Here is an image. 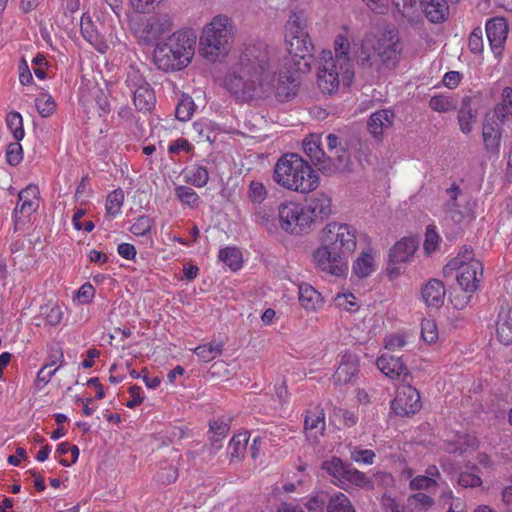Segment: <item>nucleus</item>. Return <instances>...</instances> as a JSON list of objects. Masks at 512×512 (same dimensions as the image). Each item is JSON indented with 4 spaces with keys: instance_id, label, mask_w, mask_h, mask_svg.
Listing matches in <instances>:
<instances>
[{
    "instance_id": "f257e3e1",
    "label": "nucleus",
    "mask_w": 512,
    "mask_h": 512,
    "mask_svg": "<svg viewBox=\"0 0 512 512\" xmlns=\"http://www.w3.org/2000/svg\"><path fill=\"white\" fill-rule=\"evenodd\" d=\"M285 46L288 56L281 59L277 48L263 41L245 44L223 77L225 90L239 102L271 96L279 102L293 99L298 88L295 72L310 71L314 50L305 21L295 12L285 25Z\"/></svg>"
},
{
    "instance_id": "f03ea898",
    "label": "nucleus",
    "mask_w": 512,
    "mask_h": 512,
    "mask_svg": "<svg viewBox=\"0 0 512 512\" xmlns=\"http://www.w3.org/2000/svg\"><path fill=\"white\" fill-rule=\"evenodd\" d=\"M402 45L395 29L383 32L379 37L367 35L355 51V58L363 69L381 72L393 68L399 61Z\"/></svg>"
},
{
    "instance_id": "7ed1b4c3",
    "label": "nucleus",
    "mask_w": 512,
    "mask_h": 512,
    "mask_svg": "<svg viewBox=\"0 0 512 512\" xmlns=\"http://www.w3.org/2000/svg\"><path fill=\"white\" fill-rule=\"evenodd\" d=\"M272 178L281 188L299 194H309L320 185L318 172L296 153H286L277 160Z\"/></svg>"
},
{
    "instance_id": "20e7f679",
    "label": "nucleus",
    "mask_w": 512,
    "mask_h": 512,
    "mask_svg": "<svg viewBox=\"0 0 512 512\" xmlns=\"http://www.w3.org/2000/svg\"><path fill=\"white\" fill-rule=\"evenodd\" d=\"M197 36L191 29L174 31L164 41L156 44L153 61L158 69L170 72L186 68L192 61Z\"/></svg>"
},
{
    "instance_id": "39448f33",
    "label": "nucleus",
    "mask_w": 512,
    "mask_h": 512,
    "mask_svg": "<svg viewBox=\"0 0 512 512\" xmlns=\"http://www.w3.org/2000/svg\"><path fill=\"white\" fill-rule=\"evenodd\" d=\"M235 27L231 18L226 15H216L208 22L200 36L201 55L215 62L225 57L231 48Z\"/></svg>"
},
{
    "instance_id": "423d86ee",
    "label": "nucleus",
    "mask_w": 512,
    "mask_h": 512,
    "mask_svg": "<svg viewBox=\"0 0 512 512\" xmlns=\"http://www.w3.org/2000/svg\"><path fill=\"white\" fill-rule=\"evenodd\" d=\"M277 220L279 227L291 235L306 232L311 224V216L305 207L293 200H285L278 205Z\"/></svg>"
},
{
    "instance_id": "0eeeda50",
    "label": "nucleus",
    "mask_w": 512,
    "mask_h": 512,
    "mask_svg": "<svg viewBox=\"0 0 512 512\" xmlns=\"http://www.w3.org/2000/svg\"><path fill=\"white\" fill-rule=\"evenodd\" d=\"M322 242L349 258L357 246L356 229L346 223L330 222L322 231Z\"/></svg>"
},
{
    "instance_id": "6e6552de",
    "label": "nucleus",
    "mask_w": 512,
    "mask_h": 512,
    "mask_svg": "<svg viewBox=\"0 0 512 512\" xmlns=\"http://www.w3.org/2000/svg\"><path fill=\"white\" fill-rule=\"evenodd\" d=\"M346 69H339V65L333 61L332 52L322 51L318 67V85L322 92L332 94L339 89V86H349L353 78L348 81L344 79Z\"/></svg>"
},
{
    "instance_id": "1a4fd4ad",
    "label": "nucleus",
    "mask_w": 512,
    "mask_h": 512,
    "mask_svg": "<svg viewBox=\"0 0 512 512\" xmlns=\"http://www.w3.org/2000/svg\"><path fill=\"white\" fill-rule=\"evenodd\" d=\"M126 85L133 94V103L140 112H149L156 103V97L150 84L139 70L131 68L127 72Z\"/></svg>"
},
{
    "instance_id": "9d476101",
    "label": "nucleus",
    "mask_w": 512,
    "mask_h": 512,
    "mask_svg": "<svg viewBox=\"0 0 512 512\" xmlns=\"http://www.w3.org/2000/svg\"><path fill=\"white\" fill-rule=\"evenodd\" d=\"M313 262L320 271L332 276L341 277L348 272V257L323 242L314 251Z\"/></svg>"
},
{
    "instance_id": "9b49d317",
    "label": "nucleus",
    "mask_w": 512,
    "mask_h": 512,
    "mask_svg": "<svg viewBox=\"0 0 512 512\" xmlns=\"http://www.w3.org/2000/svg\"><path fill=\"white\" fill-rule=\"evenodd\" d=\"M449 266L457 269V282L465 292H474L478 288L480 277L482 276L483 266L480 261L472 260L465 262L458 259H453Z\"/></svg>"
},
{
    "instance_id": "f8f14e48",
    "label": "nucleus",
    "mask_w": 512,
    "mask_h": 512,
    "mask_svg": "<svg viewBox=\"0 0 512 512\" xmlns=\"http://www.w3.org/2000/svg\"><path fill=\"white\" fill-rule=\"evenodd\" d=\"M39 207V189L36 185H28L20 191L18 203L14 209L13 218L15 230L24 224Z\"/></svg>"
},
{
    "instance_id": "ddd939ff",
    "label": "nucleus",
    "mask_w": 512,
    "mask_h": 512,
    "mask_svg": "<svg viewBox=\"0 0 512 512\" xmlns=\"http://www.w3.org/2000/svg\"><path fill=\"white\" fill-rule=\"evenodd\" d=\"M391 408L395 414L400 416L415 414L421 408L419 392L409 384L399 386Z\"/></svg>"
},
{
    "instance_id": "4468645a",
    "label": "nucleus",
    "mask_w": 512,
    "mask_h": 512,
    "mask_svg": "<svg viewBox=\"0 0 512 512\" xmlns=\"http://www.w3.org/2000/svg\"><path fill=\"white\" fill-rule=\"evenodd\" d=\"M486 35L495 57L502 56L508 35V24L503 17H494L486 23Z\"/></svg>"
},
{
    "instance_id": "2eb2a0df",
    "label": "nucleus",
    "mask_w": 512,
    "mask_h": 512,
    "mask_svg": "<svg viewBox=\"0 0 512 512\" xmlns=\"http://www.w3.org/2000/svg\"><path fill=\"white\" fill-rule=\"evenodd\" d=\"M359 372V358L352 352H344L340 356L339 365L334 373L333 380L336 384L353 383Z\"/></svg>"
},
{
    "instance_id": "dca6fc26",
    "label": "nucleus",
    "mask_w": 512,
    "mask_h": 512,
    "mask_svg": "<svg viewBox=\"0 0 512 512\" xmlns=\"http://www.w3.org/2000/svg\"><path fill=\"white\" fill-rule=\"evenodd\" d=\"M381 502L385 512H412L411 508L426 509L432 506L433 499L420 492L408 498L407 506L400 505L395 498L388 495H383Z\"/></svg>"
},
{
    "instance_id": "f3484780",
    "label": "nucleus",
    "mask_w": 512,
    "mask_h": 512,
    "mask_svg": "<svg viewBox=\"0 0 512 512\" xmlns=\"http://www.w3.org/2000/svg\"><path fill=\"white\" fill-rule=\"evenodd\" d=\"M376 365L390 379L406 382L409 377V371L399 357L382 354L377 359Z\"/></svg>"
},
{
    "instance_id": "a211bd4d",
    "label": "nucleus",
    "mask_w": 512,
    "mask_h": 512,
    "mask_svg": "<svg viewBox=\"0 0 512 512\" xmlns=\"http://www.w3.org/2000/svg\"><path fill=\"white\" fill-rule=\"evenodd\" d=\"M298 301L306 312H318L325 303L322 294L309 283L298 284Z\"/></svg>"
},
{
    "instance_id": "6ab92c4d",
    "label": "nucleus",
    "mask_w": 512,
    "mask_h": 512,
    "mask_svg": "<svg viewBox=\"0 0 512 512\" xmlns=\"http://www.w3.org/2000/svg\"><path fill=\"white\" fill-rule=\"evenodd\" d=\"M335 61L339 65V69H346L344 79L348 81L354 78V72L349 58L350 43L347 35L339 34L334 40Z\"/></svg>"
},
{
    "instance_id": "aec40b11",
    "label": "nucleus",
    "mask_w": 512,
    "mask_h": 512,
    "mask_svg": "<svg viewBox=\"0 0 512 512\" xmlns=\"http://www.w3.org/2000/svg\"><path fill=\"white\" fill-rule=\"evenodd\" d=\"M305 209L311 216V222L313 220H325L332 213L331 197L323 192L316 193L309 199L308 205Z\"/></svg>"
},
{
    "instance_id": "412c9836",
    "label": "nucleus",
    "mask_w": 512,
    "mask_h": 512,
    "mask_svg": "<svg viewBox=\"0 0 512 512\" xmlns=\"http://www.w3.org/2000/svg\"><path fill=\"white\" fill-rule=\"evenodd\" d=\"M80 30L83 38L94 46L100 53H105L108 45L103 41L95 23L89 14L84 13L80 20Z\"/></svg>"
},
{
    "instance_id": "4be33fe9",
    "label": "nucleus",
    "mask_w": 512,
    "mask_h": 512,
    "mask_svg": "<svg viewBox=\"0 0 512 512\" xmlns=\"http://www.w3.org/2000/svg\"><path fill=\"white\" fill-rule=\"evenodd\" d=\"M504 122H500L493 115L487 118L483 124V141L485 148L491 151H498L501 143L502 129L501 125Z\"/></svg>"
},
{
    "instance_id": "5701e85b",
    "label": "nucleus",
    "mask_w": 512,
    "mask_h": 512,
    "mask_svg": "<svg viewBox=\"0 0 512 512\" xmlns=\"http://www.w3.org/2000/svg\"><path fill=\"white\" fill-rule=\"evenodd\" d=\"M445 287L440 280L432 279L422 288L421 296L428 307L440 308L444 303Z\"/></svg>"
},
{
    "instance_id": "b1692460",
    "label": "nucleus",
    "mask_w": 512,
    "mask_h": 512,
    "mask_svg": "<svg viewBox=\"0 0 512 512\" xmlns=\"http://www.w3.org/2000/svg\"><path fill=\"white\" fill-rule=\"evenodd\" d=\"M496 336L504 345L512 344V309L502 306L496 320Z\"/></svg>"
},
{
    "instance_id": "393cba45",
    "label": "nucleus",
    "mask_w": 512,
    "mask_h": 512,
    "mask_svg": "<svg viewBox=\"0 0 512 512\" xmlns=\"http://www.w3.org/2000/svg\"><path fill=\"white\" fill-rule=\"evenodd\" d=\"M418 247L413 237H405L398 241L390 250V263H404L410 260Z\"/></svg>"
},
{
    "instance_id": "a878e982",
    "label": "nucleus",
    "mask_w": 512,
    "mask_h": 512,
    "mask_svg": "<svg viewBox=\"0 0 512 512\" xmlns=\"http://www.w3.org/2000/svg\"><path fill=\"white\" fill-rule=\"evenodd\" d=\"M426 18L432 23H441L449 15V6L446 0H419Z\"/></svg>"
},
{
    "instance_id": "bb28decb",
    "label": "nucleus",
    "mask_w": 512,
    "mask_h": 512,
    "mask_svg": "<svg viewBox=\"0 0 512 512\" xmlns=\"http://www.w3.org/2000/svg\"><path fill=\"white\" fill-rule=\"evenodd\" d=\"M394 113L388 109L379 110L373 113L368 121V129L370 133L378 138L383 132L390 128L393 124Z\"/></svg>"
},
{
    "instance_id": "cd10ccee",
    "label": "nucleus",
    "mask_w": 512,
    "mask_h": 512,
    "mask_svg": "<svg viewBox=\"0 0 512 512\" xmlns=\"http://www.w3.org/2000/svg\"><path fill=\"white\" fill-rule=\"evenodd\" d=\"M304 427L309 438L317 439L325 430V414L319 407L311 410L305 417Z\"/></svg>"
},
{
    "instance_id": "c85d7f7f",
    "label": "nucleus",
    "mask_w": 512,
    "mask_h": 512,
    "mask_svg": "<svg viewBox=\"0 0 512 512\" xmlns=\"http://www.w3.org/2000/svg\"><path fill=\"white\" fill-rule=\"evenodd\" d=\"M304 153L311 160L314 165H318L324 158V151L322 149V138L320 134H309L302 142Z\"/></svg>"
},
{
    "instance_id": "c756f323",
    "label": "nucleus",
    "mask_w": 512,
    "mask_h": 512,
    "mask_svg": "<svg viewBox=\"0 0 512 512\" xmlns=\"http://www.w3.org/2000/svg\"><path fill=\"white\" fill-rule=\"evenodd\" d=\"M224 345L223 340L214 339L208 343L197 346L193 349V352L202 362L208 363L222 354Z\"/></svg>"
},
{
    "instance_id": "7c9ffc66",
    "label": "nucleus",
    "mask_w": 512,
    "mask_h": 512,
    "mask_svg": "<svg viewBox=\"0 0 512 512\" xmlns=\"http://www.w3.org/2000/svg\"><path fill=\"white\" fill-rule=\"evenodd\" d=\"M375 270V253L371 248H367L356 259L353 264L354 273L361 277L369 276Z\"/></svg>"
},
{
    "instance_id": "2f4dec72",
    "label": "nucleus",
    "mask_w": 512,
    "mask_h": 512,
    "mask_svg": "<svg viewBox=\"0 0 512 512\" xmlns=\"http://www.w3.org/2000/svg\"><path fill=\"white\" fill-rule=\"evenodd\" d=\"M173 28V20L167 15H159L149 20L146 30L151 38L157 39Z\"/></svg>"
},
{
    "instance_id": "473e14b6",
    "label": "nucleus",
    "mask_w": 512,
    "mask_h": 512,
    "mask_svg": "<svg viewBox=\"0 0 512 512\" xmlns=\"http://www.w3.org/2000/svg\"><path fill=\"white\" fill-rule=\"evenodd\" d=\"M493 116L500 122L512 118V88L505 87L501 91L500 101L495 105Z\"/></svg>"
},
{
    "instance_id": "72a5a7b5",
    "label": "nucleus",
    "mask_w": 512,
    "mask_h": 512,
    "mask_svg": "<svg viewBox=\"0 0 512 512\" xmlns=\"http://www.w3.org/2000/svg\"><path fill=\"white\" fill-rule=\"evenodd\" d=\"M249 437L250 435L247 431L239 432L232 437L227 448V454L231 461L243 458Z\"/></svg>"
},
{
    "instance_id": "f704fd0d",
    "label": "nucleus",
    "mask_w": 512,
    "mask_h": 512,
    "mask_svg": "<svg viewBox=\"0 0 512 512\" xmlns=\"http://www.w3.org/2000/svg\"><path fill=\"white\" fill-rule=\"evenodd\" d=\"M184 180L194 187L202 188L206 186L209 181L208 169L201 164L192 165L186 169L184 173Z\"/></svg>"
},
{
    "instance_id": "c9c22d12",
    "label": "nucleus",
    "mask_w": 512,
    "mask_h": 512,
    "mask_svg": "<svg viewBox=\"0 0 512 512\" xmlns=\"http://www.w3.org/2000/svg\"><path fill=\"white\" fill-rule=\"evenodd\" d=\"M446 194L448 196V200L445 204V211L453 221L460 222L463 218V212L461 211L457 200L461 194V190L456 184H453L449 189H447Z\"/></svg>"
},
{
    "instance_id": "e433bc0d",
    "label": "nucleus",
    "mask_w": 512,
    "mask_h": 512,
    "mask_svg": "<svg viewBox=\"0 0 512 512\" xmlns=\"http://www.w3.org/2000/svg\"><path fill=\"white\" fill-rule=\"evenodd\" d=\"M413 339L414 335L407 331L391 333L384 338V347L389 351H400L410 344Z\"/></svg>"
},
{
    "instance_id": "4c0bfd02",
    "label": "nucleus",
    "mask_w": 512,
    "mask_h": 512,
    "mask_svg": "<svg viewBox=\"0 0 512 512\" xmlns=\"http://www.w3.org/2000/svg\"><path fill=\"white\" fill-rule=\"evenodd\" d=\"M348 467L349 465L345 464L337 457H333L322 463V469L325 470L333 478V482L339 486L343 482Z\"/></svg>"
},
{
    "instance_id": "58836bf2",
    "label": "nucleus",
    "mask_w": 512,
    "mask_h": 512,
    "mask_svg": "<svg viewBox=\"0 0 512 512\" xmlns=\"http://www.w3.org/2000/svg\"><path fill=\"white\" fill-rule=\"evenodd\" d=\"M341 487L355 486L360 488H372V481L366 476L364 472H361L349 465Z\"/></svg>"
},
{
    "instance_id": "ea45409f",
    "label": "nucleus",
    "mask_w": 512,
    "mask_h": 512,
    "mask_svg": "<svg viewBox=\"0 0 512 512\" xmlns=\"http://www.w3.org/2000/svg\"><path fill=\"white\" fill-rule=\"evenodd\" d=\"M253 220L269 232H275L278 228L273 212L266 206L258 205L255 208Z\"/></svg>"
},
{
    "instance_id": "a19ab883",
    "label": "nucleus",
    "mask_w": 512,
    "mask_h": 512,
    "mask_svg": "<svg viewBox=\"0 0 512 512\" xmlns=\"http://www.w3.org/2000/svg\"><path fill=\"white\" fill-rule=\"evenodd\" d=\"M219 259L232 271H237L242 267V254L236 247H225L221 249Z\"/></svg>"
},
{
    "instance_id": "79ce46f5",
    "label": "nucleus",
    "mask_w": 512,
    "mask_h": 512,
    "mask_svg": "<svg viewBox=\"0 0 512 512\" xmlns=\"http://www.w3.org/2000/svg\"><path fill=\"white\" fill-rule=\"evenodd\" d=\"M334 305L343 311L354 313L359 310L360 303L356 296L351 292H342L335 295Z\"/></svg>"
},
{
    "instance_id": "37998d69",
    "label": "nucleus",
    "mask_w": 512,
    "mask_h": 512,
    "mask_svg": "<svg viewBox=\"0 0 512 512\" xmlns=\"http://www.w3.org/2000/svg\"><path fill=\"white\" fill-rule=\"evenodd\" d=\"M195 111V103L191 96L183 94L176 106V118L182 122L189 121Z\"/></svg>"
},
{
    "instance_id": "c03bdc74",
    "label": "nucleus",
    "mask_w": 512,
    "mask_h": 512,
    "mask_svg": "<svg viewBox=\"0 0 512 512\" xmlns=\"http://www.w3.org/2000/svg\"><path fill=\"white\" fill-rule=\"evenodd\" d=\"M175 195L182 205L190 208L198 207L200 203V197L194 189L184 185H178L175 187Z\"/></svg>"
},
{
    "instance_id": "a18cd8bd",
    "label": "nucleus",
    "mask_w": 512,
    "mask_h": 512,
    "mask_svg": "<svg viewBox=\"0 0 512 512\" xmlns=\"http://www.w3.org/2000/svg\"><path fill=\"white\" fill-rule=\"evenodd\" d=\"M330 418L335 423H339L344 427H352L358 421V416L356 412L347 410L342 407H334L331 412Z\"/></svg>"
},
{
    "instance_id": "49530a36",
    "label": "nucleus",
    "mask_w": 512,
    "mask_h": 512,
    "mask_svg": "<svg viewBox=\"0 0 512 512\" xmlns=\"http://www.w3.org/2000/svg\"><path fill=\"white\" fill-rule=\"evenodd\" d=\"M327 512H355V509L350 499L339 492L329 499Z\"/></svg>"
},
{
    "instance_id": "de8ad7c7",
    "label": "nucleus",
    "mask_w": 512,
    "mask_h": 512,
    "mask_svg": "<svg viewBox=\"0 0 512 512\" xmlns=\"http://www.w3.org/2000/svg\"><path fill=\"white\" fill-rule=\"evenodd\" d=\"M268 190L266 186L257 180H253L248 185L247 197L251 203L254 205H262V203L267 199Z\"/></svg>"
},
{
    "instance_id": "09e8293b",
    "label": "nucleus",
    "mask_w": 512,
    "mask_h": 512,
    "mask_svg": "<svg viewBox=\"0 0 512 512\" xmlns=\"http://www.w3.org/2000/svg\"><path fill=\"white\" fill-rule=\"evenodd\" d=\"M6 124L16 141H20L24 138L23 118L19 112L8 113Z\"/></svg>"
},
{
    "instance_id": "8fccbe9b",
    "label": "nucleus",
    "mask_w": 512,
    "mask_h": 512,
    "mask_svg": "<svg viewBox=\"0 0 512 512\" xmlns=\"http://www.w3.org/2000/svg\"><path fill=\"white\" fill-rule=\"evenodd\" d=\"M35 107L38 113L42 117L46 118L54 113L56 103L50 94L42 93L35 99Z\"/></svg>"
},
{
    "instance_id": "3c124183",
    "label": "nucleus",
    "mask_w": 512,
    "mask_h": 512,
    "mask_svg": "<svg viewBox=\"0 0 512 512\" xmlns=\"http://www.w3.org/2000/svg\"><path fill=\"white\" fill-rule=\"evenodd\" d=\"M421 338L427 344H435L439 339L438 328L433 319L425 318L421 322Z\"/></svg>"
},
{
    "instance_id": "603ef678",
    "label": "nucleus",
    "mask_w": 512,
    "mask_h": 512,
    "mask_svg": "<svg viewBox=\"0 0 512 512\" xmlns=\"http://www.w3.org/2000/svg\"><path fill=\"white\" fill-rule=\"evenodd\" d=\"M456 101L448 95H435L429 101L432 110L443 113L456 108Z\"/></svg>"
},
{
    "instance_id": "864d4df0",
    "label": "nucleus",
    "mask_w": 512,
    "mask_h": 512,
    "mask_svg": "<svg viewBox=\"0 0 512 512\" xmlns=\"http://www.w3.org/2000/svg\"><path fill=\"white\" fill-rule=\"evenodd\" d=\"M349 453L350 458L358 463V464H365V465H371L374 463L375 459V453L374 451L370 449H363L360 446H352L349 447Z\"/></svg>"
},
{
    "instance_id": "5fc2aeb1",
    "label": "nucleus",
    "mask_w": 512,
    "mask_h": 512,
    "mask_svg": "<svg viewBox=\"0 0 512 512\" xmlns=\"http://www.w3.org/2000/svg\"><path fill=\"white\" fill-rule=\"evenodd\" d=\"M124 201V193L117 189L112 191L106 200V211L111 217H116L121 212Z\"/></svg>"
},
{
    "instance_id": "6e6d98bb",
    "label": "nucleus",
    "mask_w": 512,
    "mask_h": 512,
    "mask_svg": "<svg viewBox=\"0 0 512 512\" xmlns=\"http://www.w3.org/2000/svg\"><path fill=\"white\" fill-rule=\"evenodd\" d=\"M95 297V289L91 283H84L74 294L73 302L77 305L90 304Z\"/></svg>"
},
{
    "instance_id": "4d7b16f0",
    "label": "nucleus",
    "mask_w": 512,
    "mask_h": 512,
    "mask_svg": "<svg viewBox=\"0 0 512 512\" xmlns=\"http://www.w3.org/2000/svg\"><path fill=\"white\" fill-rule=\"evenodd\" d=\"M153 220L148 216H140L131 225L130 232L136 236H144L148 234L152 228Z\"/></svg>"
},
{
    "instance_id": "13d9d810",
    "label": "nucleus",
    "mask_w": 512,
    "mask_h": 512,
    "mask_svg": "<svg viewBox=\"0 0 512 512\" xmlns=\"http://www.w3.org/2000/svg\"><path fill=\"white\" fill-rule=\"evenodd\" d=\"M6 159L11 166H17L23 159V150L19 141L10 143L6 149Z\"/></svg>"
},
{
    "instance_id": "bf43d9fd",
    "label": "nucleus",
    "mask_w": 512,
    "mask_h": 512,
    "mask_svg": "<svg viewBox=\"0 0 512 512\" xmlns=\"http://www.w3.org/2000/svg\"><path fill=\"white\" fill-rule=\"evenodd\" d=\"M440 242V236L431 226L427 227L424 240V251L427 255L432 254L437 249Z\"/></svg>"
},
{
    "instance_id": "052dcab7",
    "label": "nucleus",
    "mask_w": 512,
    "mask_h": 512,
    "mask_svg": "<svg viewBox=\"0 0 512 512\" xmlns=\"http://www.w3.org/2000/svg\"><path fill=\"white\" fill-rule=\"evenodd\" d=\"M163 0H129L131 8L137 13L153 11Z\"/></svg>"
},
{
    "instance_id": "680f3d73",
    "label": "nucleus",
    "mask_w": 512,
    "mask_h": 512,
    "mask_svg": "<svg viewBox=\"0 0 512 512\" xmlns=\"http://www.w3.org/2000/svg\"><path fill=\"white\" fill-rule=\"evenodd\" d=\"M396 9L402 16L409 21H413V10L416 6V0H392Z\"/></svg>"
},
{
    "instance_id": "e2e57ef3",
    "label": "nucleus",
    "mask_w": 512,
    "mask_h": 512,
    "mask_svg": "<svg viewBox=\"0 0 512 512\" xmlns=\"http://www.w3.org/2000/svg\"><path fill=\"white\" fill-rule=\"evenodd\" d=\"M47 368L49 367L44 364L43 367L37 373L35 386L38 390L43 389L51 381L52 377L58 370V368H55L53 370H47Z\"/></svg>"
},
{
    "instance_id": "0e129e2a",
    "label": "nucleus",
    "mask_w": 512,
    "mask_h": 512,
    "mask_svg": "<svg viewBox=\"0 0 512 512\" xmlns=\"http://www.w3.org/2000/svg\"><path fill=\"white\" fill-rule=\"evenodd\" d=\"M458 483L464 488H474L482 484V480L479 475L473 472H461L458 478Z\"/></svg>"
},
{
    "instance_id": "69168bd1",
    "label": "nucleus",
    "mask_w": 512,
    "mask_h": 512,
    "mask_svg": "<svg viewBox=\"0 0 512 512\" xmlns=\"http://www.w3.org/2000/svg\"><path fill=\"white\" fill-rule=\"evenodd\" d=\"M436 485V480L431 476L419 475L410 482V487L415 490L429 489Z\"/></svg>"
},
{
    "instance_id": "338daca9",
    "label": "nucleus",
    "mask_w": 512,
    "mask_h": 512,
    "mask_svg": "<svg viewBox=\"0 0 512 512\" xmlns=\"http://www.w3.org/2000/svg\"><path fill=\"white\" fill-rule=\"evenodd\" d=\"M468 46L471 52L480 53L483 49L482 31L477 28L469 36Z\"/></svg>"
},
{
    "instance_id": "774afa93",
    "label": "nucleus",
    "mask_w": 512,
    "mask_h": 512,
    "mask_svg": "<svg viewBox=\"0 0 512 512\" xmlns=\"http://www.w3.org/2000/svg\"><path fill=\"white\" fill-rule=\"evenodd\" d=\"M459 444L460 447L450 449V451L452 453H457L459 451L461 455L465 454L469 450V448H471L472 450L477 448L478 440L474 436L466 435L463 439L461 438Z\"/></svg>"
}]
</instances>
